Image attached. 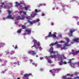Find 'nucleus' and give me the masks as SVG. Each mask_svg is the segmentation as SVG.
<instances>
[{"label":"nucleus","mask_w":79,"mask_h":79,"mask_svg":"<svg viewBox=\"0 0 79 79\" xmlns=\"http://www.w3.org/2000/svg\"><path fill=\"white\" fill-rule=\"evenodd\" d=\"M45 15L44 14H43L42 15V16H45Z\"/></svg>","instance_id":"obj_53"},{"label":"nucleus","mask_w":79,"mask_h":79,"mask_svg":"<svg viewBox=\"0 0 79 79\" xmlns=\"http://www.w3.org/2000/svg\"><path fill=\"white\" fill-rule=\"evenodd\" d=\"M6 19H14L13 17L11 15H9L6 18Z\"/></svg>","instance_id":"obj_6"},{"label":"nucleus","mask_w":79,"mask_h":79,"mask_svg":"<svg viewBox=\"0 0 79 79\" xmlns=\"http://www.w3.org/2000/svg\"><path fill=\"white\" fill-rule=\"evenodd\" d=\"M40 60H43V59H44V57H40Z\"/></svg>","instance_id":"obj_49"},{"label":"nucleus","mask_w":79,"mask_h":79,"mask_svg":"<svg viewBox=\"0 0 79 79\" xmlns=\"http://www.w3.org/2000/svg\"><path fill=\"white\" fill-rule=\"evenodd\" d=\"M60 62L59 63V65H60V66H61L62 65H63V61L62 60H61L60 61Z\"/></svg>","instance_id":"obj_22"},{"label":"nucleus","mask_w":79,"mask_h":79,"mask_svg":"<svg viewBox=\"0 0 79 79\" xmlns=\"http://www.w3.org/2000/svg\"><path fill=\"white\" fill-rule=\"evenodd\" d=\"M64 64H67V63L66 62V61H64Z\"/></svg>","instance_id":"obj_42"},{"label":"nucleus","mask_w":79,"mask_h":79,"mask_svg":"<svg viewBox=\"0 0 79 79\" xmlns=\"http://www.w3.org/2000/svg\"><path fill=\"white\" fill-rule=\"evenodd\" d=\"M52 75L53 76H55V73H53Z\"/></svg>","instance_id":"obj_51"},{"label":"nucleus","mask_w":79,"mask_h":79,"mask_svg":"<svg viewBox=\"0 0 79 79\" xmlns=\"http://www.w3.org/2000/svg\"><path fill=\"white\" fill-rule=\"evenodd\" d=\"M60 42V43H62V42H64V41H61Z\"/></svg>","instance_id":"obj_57"},{"label":"nucleus","mask_w":79,"mask_h":79,"mask_svg":"<svg viewBox=\"0 0 79 79\" xmlns=\"http://www.w3.org/2000/svg\"><path fill=\"white\" fill-rule=\"evenodd\" d=\"M40 11H41L40 10H38L37 9L35 10V12H36V13H38V12H40Z\"/></svg>","instance_id":"obj_26"},{"label":"nucleus","mask_w":79,"mask_h":79,"mask_svg":"<svg viewBox=\"0 0 79 79\" xmlns=\"http://www.w3.org/2000/svg\"><path fill=\"white\" fill-rule=\"evenodd\" d=\"M17 32H18V33H21V29H19V30L17 31Z\"/></svg>","instance_id":"obj_28"},{"label":"nucleus","mask_w":79,"mask_h":79,"mask_svg":"<svg viewBox=\"0 0 79 79\" xmlns=\"http://www.w3.org/2000/svg\"><path fill=\"white\" fill-rule=\"evenodd\" d=\"M26 31L27 32L28 34H31V30H29L28 29H26Z\"/></svg>","instance_id":"obj_14"},{"label":"nucleus","mask_w":79,"mask_h":79,"mask_svg":"<svg viewBox=\"0 0 79 79\" xmlns=\"http://www.w3.org/2000/svg\"><path fill=\"white\" fill-rule=\"evenodd\" d=\"M0 62H2V59H0Z\"/></svg>","instance_id":"obj_60"},{"label":"nucleus","mask_w":79,"mask_h":79,"mask_svg":"<svg viewBox=\"0 0 79 79\" xmlns=\"http://www.w3.org/2000/svg\"><path fill=\"white\" fill-rule=\"evenodd\" d=\"M52 37H53L54 38H56V35L54 34L52 35Z\"/></svg>","instance_id":"obj_25"},{"label":"nucleus","mask_w":79,"mask_h":79,"mask_svg":"<svg viewBox=\"0 0 79 79\" xmlns=\"http://www.w3.org/2000/svg\"><path fill=\"white\" fill-rule=\"evenodd\" d=\"M74 74H79V72H75L74 73Z\"/></svg>","instance_id":"obj_35"},{"label":"nucleus","mask_w":79,"mask_h":79,"mask_svg":"<svg viewBox=\"0 0 79 79\" xmlns=\"http://www.w3.org/2000/svg\"><path fill=\"white\" fill-rule=\"evenodd\" d=\"M70 76H71V77H73V74H71L70 75Z\"/></svg>","instance_id":"obj_50"},{"label":"nucleus","mask_w":79,"mask_h":79,"mask_svg":"<svg viewBox=\"0 0 79 79\" xmlns=\"http://www.w3.org/2000/svg\"><path fill=\"white\" fill-rule=\"evenodd\" d=\"M25 18V17H24V15H22L21 16V17L20 18V19L21 20H23Z\"/></svg>","instance_id":"obj_13"},{"label":"nucleus","mask_w":79,"mask_h":79,"mask_svg":"<svg viewBox=\"0 0 79 79\" xmlns=\"http://www.w3.org/2000/svg\"><path fill=\"white\" fill-rule=\"evenodd\" d=\"M76 77V79H79V77L78 76H77Z\"/></svg>","instance_id":"obj_54"},{"label":"nucleus","mask_w":79,"mask_h":79,"mask_svg":"<svg viewBox=\"0 0 79 79\" xmlns=\"http://www.w3.org/2000/svg\"><path fill=\"white\" fill-rule=\"evenodd\" d=\"M43 69H40V71H42Z\"/></svg>","instance_id":"obj_63"},{"label":"nucleus","mask_w":79,"mask_h":79,"mask_svg":"<svg viewBox=\"0 0 79 79\" xmlns=\"http://www.w3.org/2000/svg\"><path fill=\"white\" fill-rule=\"evenodd\" d=\"M22 27L23 29H26V27L24 25H22Z\"/></svg>","instance_id":"obj_21"},{"label":"nucleus","mask_w":79,"mask_h":79,"mask_svg":"<svg viewBox=\"0 0 79 79\" xmlns=\"http://www.w3.org/2000/svg\"><path fill=\"white\" fill-rule=\"evenodd\" d=\"M68 43H65L64 44L63 46V49L64 50H66V47H69L71 45V44H68Z\"/></svg>","instance_id":"obj_1"},{"label":"nucleus","mask_w":79,"mask_h":79,"mask_svg":"<svg viewBox=\"0 0 79 79\" xmlns=\"http://www.w3.org/2000/svg\"><path fill=\"white\" fill-rule=\"evenodd\" d=\"M17 19H20V17L19 16H18L17 18Z\"/></svg>","instance_id":"obj_36"},{"label":"nucleus","mask_w":79,"mask_h":79,"mask_svg":"<svg viewBox=\"0 0 79 79\" xmlns=\"http://www.w3.org/2000/svg\"><path fill=\"white\" fill-rule=\"evenodd\" d=\"M57 56H58V58H61V59H66V58L64 57V56H61L60 55H56Z\"/></svg>","instance_id":"obj_5"},{"label":"nucleus","mask_w":79,"mask_h":79,"mask_svg":"<svg viewBox=\"0 0 79 79\" xmlns=\"http://www.w3.org/2000/svg\"><path fill=\"white\" fill-rule=\"evenodd\" d=\"M6 63V61H4L2 63V65H4V64H5Z\"/></svg>","instance_id":"obj_23"},{"label":"nucleus","mask_w":79,"mask_h":79,"mask_svg":"<svg viewBox=\"0 0 79 79\" xmlns=\"http://www.w3.org/2000/svg\"><path fill=\"white\" fill-rule=\"evenodd\" d=\"M17 64L18 65H19V61H17Z\"/></svg>","instance_id":"obj_44"},{"label":"nucleus","mask_w":79,"mask_h":79,"mask_svg":"<svg viewBox=\"0 0 79 79\" xmlns=\"http://www.w3.org/2000/svg\"><path fill=\"white\" fill-rule=\"evenodd\" d=\"M8 11H9V15H10L11 13V11L8 10Z\"/></svg>","instance_id":"obj_33"},{"label":"nucleus","mask_w":79,"mask_h":79,"mask_svg":"<svg viewBox=\"0 0 79 79\" xmlns=\"http://www.w3.org/2000/svg\"><path fill=\"white\" fill-rule=\"evenodd\" d=\"M9 54H10V55H13V54H14V52L12 51H10V52H9Z\"/></svg>","instance_id":"obj_27"},{"label":"nucleus","mask_w":79,"mask_h":79,"mask_svg":"<svg viewBox=\"0 0 79 79\" xmlns=\"http://www.w3.org/2000/svg\"><path fill=\"white\" fill-rule=\"evenodd\" d=\"M2 45L1 44V43H0V48L2 47Z\"/></svg>","instance_id":"obj_56"},{"label":"nucleus","mask_w":79,"mask_h":79,"mask_svg":"<svg viewBox=\"0 0 79 79\" xmlns=\"http://www.w3.org/2000/svg\"><path fill=\"white\" fill-rule=\"evenodd\" d=\"M67 43H68L69 42V39H67Z\"/></svg>","instance_id":"obj_39"},{"label":"nucleus","mask_w":79,"mask_h":79,"mask_svg":"<svg viewBox=\"0 0 79 79\" xmlns=\"http://www.w3.org/2000/svg\"><path fill=\"white\" fill-rule=\"evenodd\" d=\"M24 8L25 9V10H26V11L27 10V9H28V7L25 6L24 7Z\"/></svg>","instance_id":"obj_29"},{"label":"nucleus","mask_w":79,"mask_h":79,"mask_svg":"<svg viewBox=\"0 0 79 79\" xmlns=\"http://www.w3.org/2000/svg\"><path fill=\"white\" fill-rule=\"evenodd\" d=\"M53 48L51 47L49 49V50L48 51V52H50V53H53V54H54L55 53V52L54 51H53Z\"/></svg>","instance_id":"obj_4"},{"label":"nucleus","mask_w":79,"mask_h":79,"mask_svg":"<svg viewBox=\"0 0 79 79\" xmlns=\"http://www.w3.org/2000/svg\"><path fill=\"white\" fill-rule=\"evenodd\" d=\"M47 37H49L48 36L45 37V40L47 39Z\"/></svg>","instance_id":"obj_40"},{"label":"nucleus","mask_w":79,"mask_h":79,"mask_svg":"<svg viewBox=\"0 0 79 79\" xmlns=\"http://www.w3.org/2000/svg\"><path fill=\"white\" fill-rule=\"evenodd\" d=\"M22 13H23V15H27V14H26V12H24V11H20V14H21Z\"/></svg>","instance_id":"obj_15"},{"label":"nucleus","mask_w":79,"mask_h":79,"mask_svg":"<svg viewBox=\"0 0 79 79\" xmlns=\"http://www.w3.org/2000/svg\"><path fill=\"white\" fill-rule=\"evenodd\" d=\"M2 3V5H1V6H0V10L1 8H3V6H4L5 5V3L4 2H2L1 3ZM1 12V11L0 10V13Z\"/></svg>","instance_id":"obj_10"},{"label":"nucleus","mask_w":79,"mask_h":79,"mask_svg":"<svg viewBox=\"0 0 79 79\" xmlns=\"http://www.w3.org/2000/svg\"><path fill=\"white\" fill-rule=\"evenodd\" d=\"M28 53H29V54H32V51L31 52V51H28Z\"/></svg>","instance_id":"obj_38"},{"label":"nucleus","mask_w":79,"mask_h":79,"mask_svg":"<svg viewBox=\"0 0 79 79\" xmlns=\"http://www.w3.org/2000/svg\"><path fill=\"white\" fill-rule=\"evenodd\" d=\"M56 55H51L50 56V57L52 58H55L56 57Z\"/></svg>","instance_id":"obj_19"},{"label":"nucleus","mask_w":79,"mask_h":79,"mask_svg":"<svg viewBox=\"0 0 79 79\" xmlns=\"http://www.w3.org/2000/svg\"><path fill=\"white\" fill-rule=\"evenodd\" d=\"M36 57H38V55H36Z\"/></svg>","instance_id":"obj_64"},{"label":"nucleus","mask_w":79,"mask_h":79,"mask_svg":"<svg viewBox=\"0 0 79 79\" xmlns=\"http://www.w3.org/2000/svg\"><path fill=\"white\" fill-rule=\"evenodd\" d=\"M1 46L2 47L3 45H5V44H4L3 43H1Z\"/></svg>","instance_id":"obj_37"},{"label":"nucleus","mask_w":79,"mask_h":79,"mask_svg":"<svg viewBox=\"0 0 79 79\" xmlns=\"http://www.w3.org/2000/svg\"><path fill=\"white\" fill-rule=\"evenodd\" d=\"M15 3L16 4V7L19 8L23 7V5H21V4H22V2H20V3H18V2H15Z\"/></svg>","instance_id":"obj_2"},{"label":"nucleus","mask_w":79,"mask_h":79,"mask_svg":"<svg viewBox=\"0 0 79 79\" xmlns=\"http://www.w3.org/2000/svg\"><path fill=\"white\" fill-rule=\"evenodd\" d=\"M56 47L57 48H59L60 47H61V45L59 44H58L56 45Z\"/></svg>","instance_id":"obj_24"},{"label":"nucleus","mask_w":79,"mask_h":79,"mask_svg":"<svg viewBox=\"0 0 79 79\" xmlns=\"http://www.w3.org/2000/svg\"><path fill=\"white\" fill-rule=\"evenodd\" d=\"M52 32H50L49 33V34L48 35V37H52Z\"/></svg>","instance_id":"obj_16"},{"label":"nucleus","mask_w":79,"mask_h":79,"mask_svg":"<svg viewBox=\"0 0 79 79\" xmlns=\"http://www.w3.org/2000/svg\"><path fill=\"white\" fill-rule=\"evenodd\" d=\"M78 66H79V62L77 63Z\"/></svg>","instance_id":"obj_52"},{"label":"nucleus","mask_w":79,"mask_h":79,"mask_svg":"<svg viewBox=\"0 0 79 79\" xmlns=\"http://www.w3.org/2000/svg\"><path fill=\"white\" fill-rule=\"evenodd\" d=\"M36 53L34 51H31V54L33 56H34V55H36Z\"/></svg>","instance_id":"obj_9"},{"label":"nucleus","mask_w":79,"mask_h":79,"mask_svg":"<svg viewBox=\"0 0 79 79\" xmlns=\"http://www.w3.org/2000/svg\"><path fill=\"white\" fill-rule=\"evenodd\" d=\"M26 79H29V78H28V77H27V78H26Z\"/></svg>","instance_id":"obj_62"},{"label":"nucleus","mask_w":79,"mask_h":79,"mask_svg":"<svg viewBox=\"0 0 79 79\" xmlns=\"http://www.w3.org/2000/svg\"><path fill=\"white\" fill-rule=\"evenodd\" d=\"M37 15V13H35L34 14V15L33 16V17H34V16H35V15Z\"/></svg>","instance_id":"obj_47"},{"label":"nucleus","mask_w":79,"mask_h":79,"mask_svg":"<svg viewBox=\"0 0 79 79\" xmlns=\"http://www.w3.org/2000/svg\"><path fill=\"white\" fill-rule=\"evenodd\" d=\"M77 53H76V52H74L73 53V55H77Z\"/></svg>","instance_id":"obj_43"},{"label":"nucleus","mask_w":79,"mask_h":79,"mask_svg":"<svg viewBox=\"0 0 79 79\" xmlns=\"http://www.w3.org/2000/svg\"><path fill=\"white\" fill-rule=\"evenodd\" d=\"M70 74L68 73L67 74V76H70Z\"/></svg>","instance_id":"obj_48"},{"label":"nucleus","mask_w":79,"mask_h":79,"mask_svg":"<svg viewBox=\"0 0 79 79\" xmlns=\"http://www.w3.org/2000/svg\"><path fill=\"white\" fill-rule=\"evenodd\" d=\"M34 45H33V46H31V48H33V47H35L34 45H35V44H37V45L38 46H40V43H39V42H36L35 41L34 42Z\"/></svg>","instance_id":"obj_7"},{"label":"nucleus","mask_w":79,"mask_h":79,"mask_svg":"<svg viewBox=\"0 0 79 79\" xmlns=\"http://www.w3.org/2000/svg\"><path fill=\"white\" fill-rule=\"evenodd\" d=\"M76 53H77H77H79V51H77L76 52Z\"/></svg>","instance_id":"obj_45"},{"label":"nucleus","mask_w":79,"mask_h":79,"mask_svg":"<svg viewBox=\"0 0 79 79\" xmlns=\"http://www.w3.org/2000/svg\"><path fill=\"white\" fill-rule=\"evenodd\" d=\"M74 60V58H73L72 59H70L69 60V62H67V63H68L69 64H71V63H72V60Z\"/></svg>","instance_id":"obj_11"},{"label":"nucleus","mask_w":79,"mask_h":79,"mask_svg":"<svg viewBox=\"0 0 79 79\" xmlns=\"http://www.w3.org/2000/svg\"><path fill=\"white\" fill-rule=\"evenodd\" d=\"M57 44V42H55L54 43L51 44L50 45V47H51L52 46H54V45H55V44Z\"/></svg>","instance_id":"obj_17"},{"label":"nucleus","mask_w":79,"mask_h":79,"mask_svg":"<svg viewBox=\"0 0 79 79\" xmlns=\"http://www.w3.org/2000/svg\"><path fill=\"white\" fill-rule=\"evenodd\" d=\"M18 48V47L17 46H16L15 47V49L17 48Z\"/></svg>","instance_id":"obj_58"},{"label":"nucleus","mask_w":79,"mask_h":79,"mask_svg":"<svg viewBox=\"0 0 79 79\" xmlns=\"http://www.w3.org/2000/svg\"><path fill=\"white\" fill-rule=\"evenodd\" d=\"M10 6H11V7H13V5H11Z\"/></svg>","instance_id":"obj_61"},{"label":"nucleus","mask_w":79,"mask_h":79,"mask_svg":"<svg viewBox=\"0 0 79 79\" xmlns=\"http://www.w3.org/2000/svg\"><path fill=\"white\" fill-rule=\"evenodd\" d=\"M30 24H31V25H32V24H34V23H33V21L30 22Z\"/></svg>","instance_id":"obj_31"},{"label":"nucleus","mask_w":79,"mask_h":79,"mask_svg":"<svg viewBox=\"0 0 79 79\" xmlns=\"http://www.w3.org/2000/svg\"><path fill=\"white\" fill-rule=\"evenodd\" d=\"M32 74L29 73V74H25L23 76V79H26V78L28 77L29 76H31Z\"/></svg>","instance_id":"obj_3"},{"label":"nucleus","mask_w":79,"mask_h":79,"mask_svg":"<svg viewBox=\"0 0 79 79\" xmlns=\"http://www.w3.org/2000/svg\"><path fill=\"white\" fill-rule=\"evenodd\" d=\"M48 62L49 63H51V60L50 59H49L48 60Z\"/></svg>","instance_id":"obj_34"},{"label":"nucleus","mask_w":79,"mask_h":79,"mask_svg":"<svg viewBox=\"0 0 79 79\" xmlns=\"http://www.w3.org/2000/svg\"><path fill=\"white\" fill-rule=\"evenodd\" d=\"M54 23H51L52 26H53Z\"/></svg>","instance_id":"obj_55"},{"label":"nucleus","mask_w":79,"mask_h":79,"mask_svg":"<svg viewBox=\"0 0 79 79\" xmlns=\"http://www.w3.org/2000/svg\"><path fill=\"white\" fill-rule=\"evenodd\" d=\"M5 71H3L2 72V74H4L5 73Z\"/></svg>","instance_id":"obj_41"},{"label":"nucleus","mask_w":79,"mask_h":79,"mask_svg":"<svg viewBox=\"0 0 79 79\" xmlns=\"http://www.w3.org/2000/svg\"><path fill=\"white\" fill-rule=\"evenodd\" d=\"M74 41L75 42H76L78 43L79 42V40L77 39V38H75L74 39Z\"/></svg>","instance_id":"obj_18"},{"label":"nucleus","mask_w":79,"mask_h":79,"mask_svg":"<svg viewBox=\"0 0 79 79\" xmlns=\"http://www.w3.org/2000/svg\"><path fill=\"white\" fill-rule=\"evenodd\" d=\"M76 79V77H74L73 79H72L71 77L66 78V77H62V79Z\"/></svg>","instance_id":"obj_8"},{"label":"nucleus","mask_w":79,"mask_h":79,"mask_svg":"<svg viewBox=\"0 0 79 79\" xmlns=\"http://www.w3.org/2000/svg\"><path fill=\"white\" fill-rule=\"evenodd\" d=\"M76 30H73V29H71L70 30L69 32L70 33H73V32H75Z\"/></svg>","instance_id":"obj_12"},{"label":"nucleus","mask_w":79,"mask_h":79,"mask_svg":"<svg viewBox=\"0 0 79 79\" xmlns=\"http://www.w3.org/2000/svg\"><path fill=\"white\" fill-rule=\"evenodd\" d=\"M60 69H56L55 71H60Z\"/></svg>","instance_id":"obj_32"},{"label":"nucleus","mask_w":79,"mask_h":79,"mask_svg":"<svg viewBox=\"0 0 79 79\" xmlns=\"http://www.w3.org/2000/svg\"><path fill=\"white\" fill-rule=\"evenodd\" d=\"M49 72L50 73H54V71H53V69H52L51 70H50L49 71Z\"/></svg>","instance_id":"obj_30"},{"label":"nucleus","mask_w":79,"mask_h":79,"mask_svg":"<svg viewBox=\"0 0 79 79\" xmlns=\"http://www.w3.org/2000/svg\"><path fill=\"white\" fill-rule=\"evenodd\" d=\"M31 21H30L29 20V19H28L27 20V23H30Z\"/></svg>","instance_id":"obj_46"},{"label":"nucleus","mask_w":79,"mask_h":79,"mask_svg":"<svg viewBox=\"0 0 79 79\" xmlns=\"http://www.w3.org/2000/svg\"><path fill=\"white\" fill-rule=\"evenodd\" d=\"M40 21V19H37L36 20H34L33 21L34 22V23H36V22H39V21Z\"/></svg>","instance_id":"obj_20"},{"label":"nucleus","mask_w":79,"mask_h":79,"mask_svg":"<svg viewBox=\"0 0 79 79\" xmlns=\"http://www.w3.org/2000/svg\"><path fill=\"white\" fill-rule=\"evenodd\" d=\"M39 48L40 49H42V48L40 47H39Z\"/></svg>","instance_id":"obj_59"}]
</instances>
